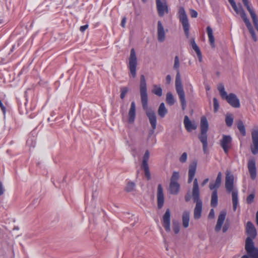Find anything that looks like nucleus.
<instances>
[{"label": "nucleus", "mask_w": 258, "mask_h": 258, "mask_svg": "<svg viewBox=\"0 0 258 258\" xmlns=\"http://www.w3.org/2000/svg\"><path fill=\"white\" fill-rule=\"evenodd\" d=\"M135 183L132 181H130L127 183L125 187V190L127 192L132 191L135 187Z\"/></svg>", "instance_id": "obj_38"}, {"label": "nucleus", "mask_w": 258, "mask_h": 258, "mask_svg": "<svg viewBox=\"0 0 258 258\" xmlns=\"http://www.w3.org/2000/svg\"><path fill=\"white\" fill-rule=\"evenodd\" d=\"M157 38L160 42H163L165 40V32L160 21L157 23Z\"/></svg>", "instance_id": "obj_18"}, {"label": "nucleus", "mask_w": 258, "mask_h": 258, "mask_svg": "<svg viewBox=\"0 0 258 258\" xmlns=\"http://www.w3.org/2000/svg\"><path fill=\"white\" fill-rule=\"evenodd\" d=\"M128 91V88L126 87H121L120 88V93H120V97L121 99H123L124 98L125 96Z\"/></svg>", "instance_id": "obj_40"}, {"label": "nucleus", "mask_w": 258, "mask_h": 258, "mask_svg": "<svg viewBox=\"0 0 258 258\" xmlns=\"http://www.w3.org/2000/svg\"><path fill=\"white\" fill-rule=\"evenodd\" d=\"M196 44V43L195 42V39L194 38L190 39V44L191 45V46H192L193 45H195Z\"/></svg>", "instance_id": "obj_54"}, {"label": "nucleus", "mask_w": 258, "mask_h": 258, "mask_svg": "<svg viewBox=\"0 0 258 258\" xmlns=\"http://www.w3.org/2000/svg\"><path fill=\"white\" fill-rule=\"evenodd\" d=\"M234 177L233 175H227L225 178V188L228 192L233 191Z\"/></svg>", "instance_id": "obj_21"}, {"label": "nucleus", "mask_w": 258, "mask_h": 258, "mask_svg": "<svg viewBox=\"0 0 258 258\" xmlns=\"http://www.w3.org/2000/svg\"><path fill=\"white\" fill-rule=\"evenodd\" d=\"M179 66H180V63H179V57L177 55H176V56H175V57L174 58V63L173 68L174 70H175L176 71L177 73L178 72V71H179Z\"/></svg>", "instance_id": "obj_39"}, {"label": "nucleus", "mask_w": 258, "mask_h": 258, "mask_svg": "<svg viewBox=\"0 0 258 258\" xmlns=\"http://www.w3.org/2000/svg\"><path fill=\"white\" fill-rule=\"evenodd\" d=\"M192 46V49L195 51L199 58L200 61H201L202 60V54L201 51L200 50V48L197 45V44L193 45Z\"/></svg>", "instance_id": "obj_34"}, {"label": "nucleus", "mask_w": 258, "mask_h": 258, "mask_svg": "<svg viewBox=\"0 0 258 258\" xmlns=\"http://www.w3.org/2000/svg\"><path fill=\"white\" fill-rule=\"evenodd\" d=\"M157 10L160 17H163L168 13V8L166 2L163 3L161 0H156Z\"/></svg>", "instance_id": "obj_15"}, {"label": "nucleus", "mask_w": 258, "mask_h": 258, "mask_svg": "<svg viewBox=\"0 0 258 258\" xmlns=\"http://www.w3.org/2000/svg\"><path fill=\"white\" fill-rule=\"evenodd\" d=\"M175 89L179 96L181 108L183 110L185 109L186 106V102L185 97V93L183 89V86L182 84L181 77L180 75V72L178 71L177 73H176V78H175Z\"/></svg>", "instance_id": "obj_7"}, {"label": "nucleus", "mask_w": 258, "mask_h": 258, "mask_svg": "<svg viewBox=\"0 0 258 258\" xmlns=\"http://www.w3.org/2000/svg\"><path fill=\"white\" fill-rule=\"evenodd\" d=\"M217 89L221 98L224 100H226L232 107L234 108L240 107V101L237 96L232 93L228 94L225 90L224 86L223 84H219L217 87Z\"/></svg>", "instance_id": "obj_5"}, {"label": "nucleus", "mask_w": 258, "mask_h": 258, "mask_svg": "<svg viewBox=\"0 0 258 258\" xmlns=\"http://www.w3.org/2000/svg\"><path fill=\"white\" fill-rule=\"evenodd\" d=\"M150 157V152L149 150H146L143 158L142 163L141 165V168L144 169L145 175L147 178L149 180L151 178V174L150 172L149 167L148 165V161Z\"/></svg>", "instance_id": "obj_11"}, {"label": "nucleus", "mask_w": 258, "mask_h": 258, "mask_svg": "<svg viewBox=\"0 0 258 258\" xmlns=\"http://www.w3.org/2000/svg\"><path fill=\"white\" fill-rule=\"evenodd\" d=\"M187 159V154L186 152H184L179 157V162L181 163H185Z\"/></svg>", "instance_id": "obj_42"}, {"label": "nucleus", "mask_w": 258, "mask_h": 258, "mask_svg": "<svg viewBox=\"0 0 258 258\" xmlns=\"http://www.w3.org/2000/svg\"><path fill=\"white\" fill-rule=\"evenodd\" d=\"M164 203V197L163 190L161 184H158L157 187V206L158 208L161 209Z\"/></svg>", "instance_id": "obj_16"}, {"label": "nucleus", "mask_w": 258, "mask_h": 258, "mask_svg": "<svg viewBox=\"0 0 258 258\" xmlns=\"http://www.w3.org/2000/svg\"><path fill=\"white\" fill-rule=\"evenodd\" d=\"M153 88L152 92L157 96L161 97L162 95V89L160 85H154Z\"/></svg>", "instance_id": "obj_32"}, {"label": "nucleus", "mask_w": 258, "mask_h": 258, "mask_svg": "<svg viewBox=\"0 0 258 258\" xmlns=\"http://www.w3.org/2000/svg\"><path fill=\"white\" fill-rule=\"evenodd\" d=\"M179 178V173L177 171H173L171 177L170 182L178 183V180Z\"/></svg>", "instance_id": "obj_37"}, {"label": "nucleus", "mask_w": 258, "mask_h": 258, "mask_svg": "<svg viewBox=\"0 0 258 258\" xmlns=\"http://www.w3.org/2000/svg\"><path fill=\"white\" fill-rule=\"evenodd\" d=\"M226 216V212L225 211H222L220 214L218 216V220L217 222V224L215 227V231L217 232H218L221 229L222 226L224 223V222L225 220Z\"/></svg>", "instance_id": "obj_17"}, {"label": "nucleus", "mask_w": 258, "mask_h": 258, "mask_svg": "<svg viewBox=\"0 0 258 258\" xmlns=\"http://www.w3.org/2000/svg\"><path fill=\"white\" fill-rule=\"evenodd\" d=\"M166 102L169 105H172L175 103V100L174 97L171 92H169L166 94Z\"/></svg>", "instance_id": "obj_33"}, {"label": "nucleus", "mask_w": 258, "mask_h": 258, "mask_svg": "<svg viewBox=\"0 0 258 258\" xmlns=\"http://www.w3.org/2000/svg\"><path fill=\"white\" fill-rule=\"evenodd\" d=\"M191 198L196 203V206L194 210V217L195 219H199L202 216L203 202L200 199V191L197 178H195L193 182L191 195L188 191L184 196L185 202H189Z\"/></svg>", "instance_id": "obj_2"}, {"label": "nucleus", "mask_w": 258, "mask_h": 258, "mask_svg": "<svg viewBox=\"0 0 258 258\" xmlns=\"http://www.w3.org/2000/svg\"><path fill=\"white\" fill-rule=\"evenodd\" d=\"M213 104H214V110L215 112H216L219 107V104L217 99L215 97L213 98Z\"/></svg>", "instance_id": "obj_43"}, {"label": "nucleus", "mask_w": 258, "mask_h": 258, "mask_svg": "<svg viewBox=\"0 0 258 258\" xmlns=\"http://www.w3.org/2000/svg\"><path fill=\"white\" fill-rule=\"evenodd\" d=\"M215 217V212L213 209H211L209 214L208 215V218L212 219Z\"/></svg>", "instance_id": "obj_46"}, {"label": "nucleus", "mask_w": 258, "mask_h": 258, "mask_svg": "<svg viewBox=\"0 0 258 258\" xmlns=\"http://www.w3.org/2000/svg\"><path fill=\"white\" fill-rule=\"evenodd\" d=\"M218 205V190H214L212 194L211 206L215 208Z\"/></svg>", "instance_id": "obj_28"}, {"label": "nucleus", "mask_w": 258, "mask_h": 258, "mask_svg": "<svg viewBox=\"0 0 258 258\" xmlns=\"http://www.w3.org/2000/svg\"><path fill=\"white\" fill-rule=\"evenodd\" d=\"M208 181H209V178H206V179H205L203 181V182H202V184H202V186H204V185H205V184H206L208 182Z\"/></svg>", "instance_id": "obj_53"}, {"label": "nucleus", "mask_w": 258, "mask_h": 258, "mask_svg": "<svg viewBox=\"0 0 258 258\" xmlns=\"http://www.w3.org/2000/svg\"><path fill=\"white\" fill-rule=\"evenodd\" d=\"M237 127L240 132L241 135L244 137L246 136V130L245 125L241 120H239L237 122Z\"/></svg>", "instance_id": "obj_29"}, {"label": "nucleus", "mask_w": 258, "mask_h": 258, "mask_svg": "<svg viewBox=\"0 0 258 258\" xmlns=\"http://www.w3.org/2000/svg\"><path fill=\"white\" fill-rule=\"evenodd\" d=\"M232 192V198L233 203V209L234 211L237 209V206L238 204V190L234 189Z\"/></svg>", "instance_id": "obj_27"}, {"label": "nucleus", "mask_w": 258, "mask_h": 258, "mask_svg": "<svg viewBox=\"0 0 258 258\" xmlns=\"http://www.w3.org/2000/svg\"><path fill=\"white\" fill-rule=\"evenodd\" d=\"M197 163L193 161L189 166L188 183H190L194 179L197 170Z\"/></svg>", "instance_id": "obj_20"}, {"label": "nucleus", "mask_w": 258, "mask_h": 258, "mask_svg": "<svg viewBox=\"0 0 258 258\" xmlns=\"http://www.w3.org/2000/svg\"><path fill=\"white\" fill-rule=\"evenodd\" d=\"M256 222L257 225H258V211L256 213Z\"/></svg>", "instance_id": "obj_55"}, {"label": "nucleus", "mask_w": 258, "mask_h": 258, "mask_svg": "<svg viewBox=\"0 0 258 258\" xmlns=\"http://www.w3.org/2000/svg\"><path fill=\"white\" fill-rule=\"evenodd\" d=\"M125 23H126V18H125V17H124L121 20V22L120 23L121 26L122 27H124Z\"/></svg>", "instance_id": "obj_51"}, {"label": "nucleus", "mask_w": 258, "mask_h": 258, "mask_svg": "<svg viewBox=\"0 0 258 258\" xmlns=\"http://www.w3.org/2000/svg\"><path fill=\"white\" fill-rule=\"evenodd\" d=\"M170 220L171 214L170 211L169 209L166 210L165 213L163 216L162 218V225L165 231L167 232H169L171 230L170 229Z\"/></svg>", "instance_id": "obj_14"}, {"label": "nucleus", "mask_w": 258, "mask_h": 258, "mask_svg": "<svg viewBox=\"0 0 258 258\" xmlns=\"http://www.w3.org/2000/svg\"><path fill=\"white\" fill-rule=\"evenodd\" d=\"M209 128V124L207 118L202 116L201 119V134L198 138L202 143L203 151L205 154L207 153L208 150V136L207 133Z\"/></svg>", "instance_id": "obj_6"}, {"label": "nucleus", "mask_w": 258, "mask_h": 258, "mask_svg": "<svg viewBox=\"0 0 258 258\" xmlns=\"http://www.w3.org/2000/svg\"><path fill=\"white\" fill-rule=\"evenodd\" d=\"M207 34L209 37V42L212 47H215V38L213 33V30L210 26H208L206 28Z\"/></svg>", "instance_id": "obj_26"}, {"label": "nucleus", "mask_w": 258, "mask_h": 258, "mask_svg": "<svg viewBox=\"0 0 258 258\" xmlns=\"http://www.w3.org/2000/svg\"><path fill=\"white\" fill-rule=\"evenodd\" d=\"M180 184L178 183L170 182L169 184V191L172 195H176L179 192Z\"/></svg>", "instance_id": "obj_24"}, {"label": "nucleus", "mask_w": 258, "mask_h": 258, "mask_svg": "<svg viewBox=\"0 0 258 258\" xmlns=\"http://www.w3.org/2000/svg\"><path fill=\"white\" fill-rule=\"evenodd\" d=\"M88 27H89V26L88 24H86V25H85L83 26H81L80 28V31L81 32H84L88 28Z\"/></svg>", "instance_id": "obj_48"}, {"label": "nucleus", "mask_w": 258, "mask_h": 258, "mask_svg": "<svg viewBox=\"0 0 258 258\" xmlns=\"http://www.w3.org/2000/svg\"><path fill=\"white\" fill-rule=\"evenodd\" d=\"M252 145L251 147V151L253 155L258 153V126H255L251 133Z\"/></svg>", "instance_id": "obj_12"}, {"label": "nucleus", "mask_w": 258, "mask_h": 258, "mask_svg": "<svg viewBox=\"0 0 258 258\" xmlns=\"http://www.w3.org/2000/svg\"><path fill=\"white\" fill-rule=\"evenodd\" d=\"M247 168L249 172L250 178L254 180L256 177V161L254 157L249 159L248 161Z\"/></svg>", "instance_id": "obj_13"}, {"label": "nucleus", "mask_w": 258, "mask_h": 258, "mask_svg": "<svg viewBox=\"0 0 258 258\" xmlns=\"http://www.w3.org/2000/svg\"><path fill=\"white\" fill-rule=\"evenodd\" d=\"M0 107L4 113L6 112V107L3 104L2 101L0 100Z\"/></svg>", "instance_id": "obj_49"}, {"label": "nucleus", "mask_w": 258, "mask_h": 258, "mask_svg": "<svg viewBox=\"0 0 258 258\" xmlns=\"http://www.w3.org/2000/svg\"><path fill=\"white\" fill-rule=\"evenodd\" d=\"M241 258H249V256H248V255H243V256L241 257Z\"/></svg>", "instance_id": "obj_56"}, {"label": "nucleus", "mask_w": 258, "mask_h": 258, "mask_svg": "<svg viewBox=\"0 0 258 258\" xmlns=\"http://www.w3.org/2000/svg\"><path fill=\"white\" fill-rule=\"evenodd\" d=\"M137 58L135 50L134 48H132L130 52L128 68L133 78H135L137 75Z\"/></svg>", "instance_id": "obj_9"}, {"label": "nucleus", "mask_w": 258, "mask_h": 258, "mask_svg": "<svg viewBox=\"0 0 258 258\" xmlns=\"http://www.w3.org/2000/svg\"><path fill=\"white\" fill-rule=\"evenodd\" d=\"M178 14L179 21L182 23L185 35L187 38H188L189 35V24L187 15L183 7H180L179 8Z\"/></svg>", "instance_id": "obj_8"}, {"label": "nucleus", "mask_w": 258, "mask_h": 258, "mask_svg": "<svg viewBox=\"0 0 258 258\" xmlns=\"http://www.w3.org/2000/svg\"><path fill=\"white\" fill-rule=\"evenodd\" d=\"M210 87H209V86H207V87H206V90L207 91H209V90H210Z\"/></svg>", "instance_id": "obj_57"}, {"label": "nucleus", "mask_w": 258, "mask_h": 258, "mask_svg": "<svg viewBox=\"0 0 258 258\" xmlns=\"http://www.w3.org/2000/svg\"><path fill=\"white\" fill-rule=\"evenodd\" d=\"M229 223H228V222H226L225 223V224L224 225V226L222 228V231L223 233H225L227 232V231L228 230V229H229Z\"/></svg>", "instance_id": "obj_45"}, {"label": "nucleus", "mask_w": 258, "mask_h": 258, "mask_svg": "<svg viewBox=\"0 0 258 258\" xmlns=\"http://www.w3.org/2000/svg\"><path fill=\"white\" fill-rule=\"evenodd\" d=\"M136 115V107L134 101L131 103V107L128 114V122L129 123H133L135 121Z\"/></svg>", "instance_id": "obj_19"}, {"label": "nucleus", "mask_w": 258, "mask_h": 258, "mask_svg": "<svg viewBox=\"0 0 258 258\" xmlns=\"http://www.w3.org/2000/svg\"><path fill=\"white\" fill-rule=\"evenodd\" d=\"M255 195L254 194H251L247 196L246 198V202L248 204H251L254 201Z\"/></svg>", "instance_id": "obj_44"}, {"label": "nucleus", "mask_w": 258, "mask_h": 258, "mask_svg": "<svg viewBox=\"0 0 258 258\" xmlns=\"http://www.w3.org/2000/svg\"><path fill=\"white\" fill-rule=\"evenodd\" d=\"M198 12L193 9L190 10V15L192 18H197L198 16Z\"/></svg>", "instance_id": "obj_47"}, {"label": "nucleus", "mask_w": 258, "mask_h": 258, "mask_svg": "<svg viewBox=\"0 0 258 258\" xmlns=\"http://www.w3.org/2000/svg\"><path fill=\"white\" fill-rule=\"evenodd\" d=\"M158 113L159 115L163 118L167 113V110L166 109L165 104L164 103H161L158 108Z\"/></svg>", "instance_id": "obj_30"}, {"label": "nucleus", "mask_w": 258, "mask_h": 258, "mask_svg": "<svg viewBox=\"0 0 258 258\" xmlns=\"http://www.w3.org/2000/svg\"><path fill=\"white\" fill-rule=\"evenodd\" d=\"M184 124L186 130L188 132L196 130L197 128L196 125L191 122L188 117L186 115H185L184 118Z\"/></svg>", "instance_id": "obj_23"}, {"label": "nucleus", "mask_w": 258, "mask_h": 258, "mask_svg": "<svg viewBox=\"0 0 258 258\" xmlns=\"http://www.w3.org/2000/svg\"><path fill=\"white\" fill-rule=\"evenodd\" d=\"M142 1L144 3L146 2V0H142Z\"/></svg>", "instance_id": "obj_58"}, {"label": "nucleus", "mask_w": 258, "mask_h": 258, "mask_svg": "<svg viewBox=\"0 0 258 258\" xmlns=\"http://www.w3.org/2000/svg\"><path fill=\"white\" fill-rule=\"evenodd\" d=\"M245 230L248 236L245 239V250L251 258H258V248L255 247L253 242L257 235L256 228L251 222L248 221L246 223Z\"/></svg>", "instance_id": "obj_3"}, {"label": "nucleus", "mask_w": 258, "mask_h": 258, "mask_svg": "<svg viewBox=\"0 0 258 258\" xmlns=\"http://www.w3.org/2000/svg\"><path fill=\"white\" fill-rule=\"evenodd\" d=\"M190 213L188 211H185L183 212L182 216V225L184 228H186L188 227L189 222Z\"/></svg>", "instance_id": "obj_25"}, {"label": "nucleus", "mask_w": 258, "mask_h": 258, "mask_svg": "<svg viewBox=\"0 0 258 258\" xmlns=\"http://www.w3.org/2000/svg\"><path fill=\"white\" fill-rule=\"evenodd\" d=\"M232 139L230 135H222L220 144L226 154H228L229 149L232 147Z\"/></svg>", "instance_id": "obj_10"}, {"label": "nucleus", "mask_w": 258, "mask_h": 258, "mask_svg": "<svg viewBox=\"0 0 258 258\" xmlns=\"http://www.w3.org/2000/svg\"><path fill=\"white\" fill-rule=\"evenodd\" d=\"M251 19L252 20L253 24L254 25V26L256 30V31L258 32V19L256 16V14H254L252 16H251Z\"/></svg>", "instance_id": "obj_41"}, {"label": "nucleus", "mask_w": 258, "mask_h": 258, "mask_svg": "<svg viewBox=\"0 0 258 258\" xmlns=\"http://www.w3.org/2000/svg\"><path fill=\"white\" fill-rule=\"evenodd\" d=\"M225 122L227 126H232L233 122V117L232 114H227L225 118Z\"/></svg>", "instance_id": "obj_35"}, {"label": "nucleus", "mask_w": 258, "mask_h": 258, "mask_svg": "<svg viewBox=\"0 0 258 258\" xmlns=\"http://www.w3.org/2000/svg\"><path fill=\"white\" fill-rule=\"evenodd\" d=\"M172 228L175 234H177L179 232L180 226L179 222L177 220H172Z\"/></svg>", "instance_id": "obj_31"}, {"label": "nucleus", "mask_w": 258, "mask_h": 258, "mask_svg": "<svg viewBox=\"0 0 258 258\" xmlns=\"http://www.w3.org/2000/svg\"><path fill=\"white\" fill-rule=\"evenodd\" d=\"M140 92L143 109L145 111L146 114L149 119L152 127V130L150 131L149 134L152 135L154 133L155 130L157 127V116L154 110L152 108H148L147 87L146 79L144 75H142L140 77Z\"/></svg>", "instance_id": "obj_1"}, {"label": "nucleus", "mask_w": 258, "mask_h": 258, "mask_svg": "<svg viewBox=\"0 0 258 258\" xmlns=\"http://www.w3.org/2000/svg\"><path fill=\"white\" fill-rule=\"evenodd\" d=\"M171 78L170 75H168L166 77V81L167 84H170L171 82Z\"/></svg>", "instance_id": "obj_50"}, {"label": "nucleus", "mask_w": 258, "mask_h": 258, "mask_svg": "<svg viewBox=\"0 0 258 258\" xmlns=\"http://www.w3.org/2000/svg\"><path fill=\"white\" fill-rule=\"evenodd\" d=\"M222 180V173L221 172H219L218 173L217 176L216 177L215 183H210L209 184V188L211 190H217V189L220 187L221 183Z\"/></svg>", "instance_id": "obj_22"}, {"label": "nucleus", "mask_w": 258, "mask_h": 258, "mask_svg": "<svg viewBox=\"0 0 258 258\" xmlns=\"http://www.w3.org/2000/svg\"><path fill=\"white\" fill-rule=\"evenodd\" d=\"M242 2L244 6L246 7L247 11L249 13L250 16L255 14L254 11L250 8L248 0H242Z\"/></svg>", "instance_id": "obj_36"}, {"label": "nucleus", "mask_w": 258, "mask_h": 258, "mask_svg": "<svg viewBox=\"0 0 258 258\" xmlns=\"http://www.w3.org/2000/svg\"><path fill=\"white\" fill-rule=\"evenodd\" d=\"M4 193V189L3 187V184L2 182L0 181V196L3 195Z\"/></svg>", "instance_id": "obj_52"}, {"label": "nucleus", "mask_w": 258, "mask_h": 258, "mask_svg": "<svg viewBox=\"0 0 258 258\" xmlns=\"http://www.w3.org/2000/svg\"><path fill=\"white\" fill-rule=\"evenodd\" d=\"M230 5H231L232 8L234 10V11L237 14H239L241 18L242 19L243 22H244L247 29L249 31V33L251 35L252 39L254 41H257V37L254 32V29L249 21L248 18H247L246 14L243 9L241 5L240 4H238V7L237 6L234 0H228Z\"/></svg>", "instance_id": "obj_4"}]
</instances>
